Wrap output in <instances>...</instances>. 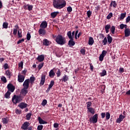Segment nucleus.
<instances>
[{
    "mask_svg": "<svg viewBox=\"0 0 130 130\" xmlns=\"http://www.w3.org/2000/svg\"><path fill=\"white\" fill-rule=\"evenodd\" d=\"M53 6L55 9L60 10L67 6V2L65 0H53Z\"/></svg>",
    "mask_w": 130,
    "mask_h": 130,
    "instance_id": "f257e3e1",
    "label": "nucleus"
},
{
    "mask_svg": "<svg viewBox=\"0 0 130 130\" xmlns=\"http://www.w3.org/2000/svg\"><path fill=\"white\" fill-rule=\"evenodd\" d=\"M55 40L56 43L59 44V45H64V44L67 43L66 38L61 35H58Z\"/></svg>",
    "mask_w": 130,
    "mask_h": 130,
    "instance_id": "f03ea898",
    "label": "nucleus"
},
{
    "mask_svg": "<svg viewBox=\"0 0 130 130\" xmlns=\"http://www.w3.org/2000/svg\"><path fill=\"white\" fill-rule=\"evenodd\" d=\"M67 36L69 38L70 40L68 42V45L69 47H72V46H74L75 44H76V42L74 41V38H73V37H72V31H69L67 32Z\"/></svg>",
    "mask_w": 130,
    "mask_h": 130,
    "instance_id": "7ed1b4c3",
    "label": "nucleus"
},
{
    "mask_svg": "<svg viewBox=\"0 0 130 130\" xmlns=\"http://www.w3.org/2000/svg\"><path fill=\"white\" fill-rule=\"evenodd\" d=\"M98 114H94L92 117H91L89 118V122L91 123H97V122L98 121Z\"/></svg>",
    "mask_w": 130,
    "mask_h": 130,
    "instance_id": "20e7f679",
    "label": "nucleus"
},
{
    "mask_svg": "<svg viewBox=\"0 0 130 130\" xmlns=\"http://www.w3.org/2000/svg\"><path fill=\"white\" fill-rule=\"evenodd\" d=\"M7 89H8V91H9V92L13 93L14 91H15V86L12 84V83H9L7 85Z\"/></svg>",
    "mask_w": 130,
    "mask_h": 130,
    "instance_id": "39448f33",
    "label": "nucleus"
},
{
    "mask_svg": "<svg viewBox=\"0 0 130 130\" xmlns=\"http://www.w3.org/2000/svg\"><path fill=\"white\" fill-rule=\"evenodd\" d=\"M30 84V80L28 79L24 81L23 84V88L28 89L29 88V85Z\"/></svg>",
    "mask_w": 130,
    "mask_h": 130,
    "instance_id": "423d86ee",
    "label": "nucleus"
},
{
    "mask_svg": "<svg viewBox=\"0 0 130 130\" xmlns=\"http://www.w3.org/2000/svg\"><path fill=\"white\" fill-rule=\"evenodd\" d=\"M29 125H30V123H29V122H27V121L24 122L21 126V128H22V129H24V130H27L28 129V127H29Z\"/></svg>",
    "mask_w": 130,
    "mask_h": 130,
    "instance_id": "0eeeda50",
    "label": "nucleus"
},
{
    "mask_svg": "<svg viewBox=\"0 0 130 130\" xmlns=\"http://www.w3.org/2000/svg\"><path fill=\"white\" fill-rule=\"evenodd\" d=\"M69 80H70V79L69 78V76L64 75L61 79H59V81L60 82H62V83H67V82H68Z\"/></svg>",
    "mask_w": 130,
    "mask_h": 130,
    "instance_id": "6e6552de",
    "label": "nucleus"
},
{
    "mask_svg": "<svg viewBox=\"0 0 130 130\" xmlns=\"http://www.w3.org/2000/svg\"><path fill=\"white\" fill-rule=\"evenodd\" d=\"M25 76L24 75H22L21 74H19L18 75V81L19 83H23L25 80Z\"/></svg>",
    "mask_w": 130,
    "mask_h": 130,
    "instance_id": "1a4fd4ad",
    "label": "nucleus"
},
{
    "mask_svg": "<svg viewBox=\"0 0 130 130\" xmlns=\"http://www.w3.org/2000/svg\"><path fill=\"white\" fill-rule=\"evenodd\" d=\"M124 118H125V116L122 115V114L120 115L119 118L116 119V123H120V122H121V121H122Z\"/></svg>",
    "mask_w": 130,
    "mask_h": 130,
    "instance_id": "9d476101",
    "label": "nucleus"
},
{
    "mask_svg": "<svg viewBox=\"0 0 130 130\" xmlns=\"http://www.w3.org/2000/svg\"><path fill=\"white\" fill-rule=\"evenodd\" d=\"M28 88H23L21 89V91L20 92V94L22 95L23 97H25L27 94H28V90H27Z\"/></svg>",
    "mask_w": 130,
    "mask_h": 130,
    "instance_id": "9b49d317",
    "label": "nucleus"
},
{
    "mask_svg": "<svg viewBox=\"0 0 130 130\" xmlns=\"http://www.w3.org/2000/svg\"><path fill=\"white\" fill-rule=\"evenodd\" d=\"M54 85V81L52 80L50 82V84L49 85V86H48L47 89L46 90V92L47 93H48V92H49V91H50V89H51V88H52V87H53Z\"/></svg>",
    "mask_w": 130,
    "mask_h": 130,
    "instance_id": "f8f14e48",
    "label": "nucleus"
},
{
    "mask_svg": "<svg viewBox=\"0 0 130 130\" xmlns=\"http://www.w3.org/2000/svg\"><path fill=\"white\" fill-rule=\"evenodd\" d=\"M45 78H46V76L42 74L41 76V80L40 83V86H43L44 85V83H45Z\"/></svg>",
    "mask_w": 130,
    "mask_h": 130,
    "instance_id": "ddd939ff",
    "label": "nucleus"
},
{
    "mask_svg": "<svg viewBox=\"0 0 130 130\" xmlns=\"http://www.w3.org/2000/svg\"><path fill=\"white\" fill-rule=\"evenodd\" d=\"M39 35H41L42 36H44L45 34H46V30H45V28H40L39 30Z\"/></svg>",
    "mask_w": 130,
    "mask_h": 130,
    "instance_id": "4468645a",
    "label": "nucleus"
},
{
    "mask_svg": "<svg viewBox=\"0 0 130 130\" xmlns=\"http://www.w3.org/2000/svg\"><path fill=\"white\" fill-rule=\"evenodd\" d=\"M27 106L28 105L26 103L22 102L18 105V107H19V108H21V109H24V108H26Z\"/></svg>",
    "mask_w": 130,
    "mask_h": 130,
    "instance_id": "2eb2a0df",
    "label": "nucleus"
},
{
    "mask_svg": "<svg viewBox=\"0 0 130 130\" xmlns=\"http://www.w3.org/2000/svg\"><path fill=\"white\" fill-rule=\"evenodd\" d=\"M44 55H40L38 56L36 59L38 60V61H39L40 62H42V61L44 60Z\"/></svg>",
    "mask_w": 130,
    "mask_h": 130,
    "instance_id": "dca6fc26",
    "label": "nucleus"
},
{
    "mask_svg": "<svg viewBox=\"0 0 130 130\" xmlns=\"http://www.w3.org/2000/svg\"><path fill=\"white\" fill-rule=\"evenodd\" d=\"M40 27L43 29H45L47 27V22L46 21H43L40 24Z\"/></svg>",
    "mask_w": 130,
    "mask_h": 130,
    "instance_id": "f3484780",
    "label": "nucleus"
},
{
    "mask_svg": "<svg viewBox=\"0 0 130 130\" xmlns=\"http://www.w3.org/2000/svg\"><path fill=\"white\" fill-rule=\"evenodd\" d=\"M12 102L14 103V104H17V103H19V102L18 101V99L17 98V95H14L12 98Z\"/></svg>",
    "mask_w": 130,
    "mask_h": 130,
    "instance_id": "a211bd4d",
    "label": "nucleus"
},
{
    "mask_svg": "<svg viewBox=\"0 0 130 130\" xmlns=\"http://www.w3.org/2000/svg\"><path fill=\"white\" fill-rule=\"evenodd\" d=\"M125 37H128L130 36V29L126 28L124 30Z\"/></svg>",
    "mask_w": 130,
    "mask_h": 130,
    "instance_id": "6ab92c4d",
    "label": "nucleus"
},
{
    "mask_svg": "<svg viewBox=\"0 0 130 130\" xmlns=\"http://www.w3.org/2000/svg\"><path fill=\"white\" fill-rule=\"evenodd\" d=\"M38 121H39L40 124H46L47 123V122L44 121L40 117H38Z\"/></svg>",
    "mask_w": 130,
    "mask_h": 130,
    "instance_id": "aec40b11",
    "label": "nucleus"
},
{
    "mask_svg": "<svg viewBox=\"0 0 130 130\" xmlns=\"http://www.w3.org/2000/svg\"><path fill=\"white\" fill-rule=\"evenodd\" d=\"M43 45H45V46H49L50 45V44L49 43V41L48 40L45 39L43 41Z\"/></svg>",
    "mask_w": 130,
    "mask_h": 130,
    "instance_id": "412c9836",
    "label": "nucleus"
},
{
    "mask_svg": "<svg viewBox=\"0 0 130 130\" xmlns=\"http://www.w3.org/2000/svg\"><path fill=\"white\" fill-rule=\"evenodd\" d=\"M49 76L50 78H54V76H55V73H54V71H53V69L50 70L49 73Z\"/></svg>",
    "mask_w": 130,
    "mask_h": 130,
    "instance_id": "4be33fe9",
    "label": "nucleus"
},
{
    "mask_svg": "<svg viewBox=\"0 0 130 130\" xmlns=\"http://www.w3.org/2000/svg\"><path fill=\"white\" fill-rule=\"evenodd\" d=\"M5 75L8 77L9 79H11V77H12V72L10 70H8L6 71Z\"/></svg>",
    "mask_w": 130,
    "mask_h": 130,
    "instance_id": "5701e85b",
    "label": "nucleus"
},
{
    "mask_svg": "<svg viewBox=\"0 0 130 130\" xmlns=\"http://www.w3.org/2000/svg\"><path fill=\"white\" fill-rule=\"evenodd\" d=\"M16 97L17 98L18 103H20V102L23 101V99H24V96L22 95H16Z\"/></svg>",
    "mask_w": 130,
    "mask_h": 130,
    "instance_id": "b1692460",
    "label": "nucleus"
},
{
    "mask_svg": "<svg viewBox=\"0 0 130 130\" xmlns=\"http://www.w3.org/2000/svg\"><path fill=\"white\" fill-rule=\"evenodd\" d=\"M89 45H93L94 44V39L92 37H90L88 40Z\"/></svg>",
    "mask_w": 130,
    "mask_h": 130,
    "instance_id": "393cba45",
    "label": "nucleus"
},
{
    "mask_svg": "<svg viewBox=\"0 0 130 130\" xmlns=\"http://www.w3.org/2000/svg\"><path fill=\"white\" fill-rule=\"evenodd\" d=\"M107 39L109 44H111L112 43V37L110 36V35L109 34L107 35Z\"/></svg>",
    "mask_w": 130,
    "mask_h": 130,
    "instance_id": "a878e982",
    "label": "nucleus"
},
{
    "mask_svg": "<svg viewBox=\"0 0 130 130\" xmlns=\"http://www.w3.org/2000/svg\"><path fill=\"white\" fill-rule=\"evenodd\" d=\"M87 111L90 112L91 114H95V110L93 108H89L87 109Z\"/></svg>",
    "mask_w": 130,
    "mask_h": 130,
    "instance_id": "bb28decb",
    "label": "nucleus"
},
{
    "mask_svg": "<svg viewBox=\"0 0 130 130\" xmlns=\"http://www.w3.org/2000/svg\"><path fill=\"white\" fill-rule=\"evenodd\" d=\"M111 26H110V24H107L105 26V29L106 33H108L109 32V29L111 28Z\"/></svg>",
    "mask_w": 130,
    "mask_h": 130,
    "instance_id": "cd10ccee",
    "label": "nucleus"
},
{
    "mask_svg": "<svg viewBox=\"0 0 130 130\" xmlns=\"http://www.w3.org/2000/svg\"><path fill=\"white\" fill-rule=\"evenodd\" d=\"M2 121L3 123H4V124H7L8 122H9V120L8 119V117L2 118Z\"/></svg>",
    "mask_w": 130,
    "mask_h": 130,
    "instance_id": "c85d7f7f",
    "label": "nucleus"
},
{
    "mask_svg": "<svg viewBox=\"0 0 130 130\" xmlns=\"http://www.w3.org/2000/svg\"><path fill=\"white\" fill-rule=\"evenodd\" d=\"M31 116H32V113H28L26 116V120H30V119H31Z\"/></svg>",
    "mask_w": 130,
    "mask_h": 130,
    "instance_id": "c756f323",
    "label": "nucleus"
},
{
    "mask_svg": "<svg viewBox=\"0 0 130 130\" xmlns=\"http://www.w3.org/2000/svg\"><path fill=\"white\" fill-rule=\"evenodd\" d=\"M10 95H11V92L9 91H7V92L5 94V98L9 99V98H10Z\"/></svg>",
    "mask_w": 130,
    "mask_h": 130,
    "instance_id": "7c9ffc66",
    "label": "nucleus"
},
{
    "mask_svg": "<svg viewBox=\"0 0 130 130\" xmlns=\"http://www.w3.org/2000/svg\"><path fill=\"white\" fill-rule=\"evenodd\" d=\"M106 75H107V73L105 70H103L102 72L100 73L101 77H104V76H106Z\"/></svg>",
    "mask_w": 130,
    "mask_h": 130,
    "instance_id": "2f4dec72",
    "label": "nucleus"
},
{
    "mask_svg": "<svg viewBox=\"0 0 130 130\" xmlns=\"http://www.w3.org/2000/svg\"><path fill=\"white\" fill-rule=\"evenodd\" d=\"M58 14H59V12H54L51 13V17H56V16H57V15H58Z\"/></svg>",
    "mask_w": 130,
    "mask_h": 130,
    "instance_id": "473e14b6",
    "label": "nucleus"
},
{
    "mask_svg": "<svg viewBox=\"0 0 130 130\" xmlns=\"http://www.w3.org/2000/svg\"><path fill=\"white\" fill-rule=\"evenodd\" d=\"M44 66V62H42V63H40L38 67L39 71H40L43 66Z\"/></svg>",
    "mask_w": 130,
    "mask_h": 130,
    "instance_id": "72a5a7b5",
    "label": "nucleus"
},
{
    "mask_svg": "<svg viewBox=\"0 0 130 130\" xmlns=\"http://www.w3.org/2000/svg\"><path fill=\"white\" fill-rule=\"evenodd\" d=\"M110 118V113L106 112V119L108 120Z\"/></svg>",
    "mask_w": 130,
    "mask_h": 130,
    "instance_id": "f704fd0d",
    "label": "nucleus"
},
{
    "mask_svg": "<svg viewBox=\"0 0 130 130\" xmlns=\"http://www.w3.org/2000/svg\"><path fill=\"white\" fill-rule=\"evenodd\" d=\"M8 26H9V23H8V22L3 23V27L4 29H8Z\"/></svg>",
    "mask_w": 130,
    "mask_h": 130,
    "instance_id": "c9c22d12",
    "label": "nucleus"
},
{
    "mask_svg": "<svg viewBox=\"0 0 130 130\" xmlns=\"http://www.w3.org/2000/svg\"><path fill=\"white\" fill-rule=\"evenodd\" d=\"M1 81L2 82H3V83H7V78L5 76H2L1 77Z\"/></svg>",
    "mask_w": 130,
    "mask_h": 130,
    "instance_id": "e433bc0d",
    "label": "nucleus"
},
{
    "mask_svg": "<svg viewBox=\"0 0 130 130\" xmlns=\"http://www.w3.org/2000/svg\"><path fill=\"white\" fill-rule=\"evenodd\" d=\"M111 32L112 33V34H114V33L115 32V26H112L111 28Z\"/></svg>",
    "mask_w": 130,
    "mask_h": 130,
    "instance_id": "4c0bfd02",
    "label": "nucleus"
},
{
    "mask_svg": "<svg viewBox=\"0 0 130 130\" xmlns=\"http://www.w3.org/2000/svg\"><path fill=\"white\" fill-rule=\"evenodd\" d=\"M17 35H18L19 38H21V37H22V30L21 29L18 30Z\"/></svg>",
    "mask_w": 130,
    "mask_h": 130,
    "instance_id": "58836bf2",
    "label": "nucleus"
},
{
    "mask_svg": "<svg viewBox=\"0 0 130 130\" xmlns=\"http://www.w3.org/2000/svg\"><path fill=\"white\" fill-rule=\"evenodd\" d=\"M80 52H81V54H82L83 55H85V54H86V49H85L84 48L81 49Z\"/></svg>",
    "mask_w": 130,
    "mask_h": 130,
    "instance_id": "ea45409f",
    "label": "nucleus"
},
{
    "mask_svg": "<svg viewBox=\"0 0 130 130\" xmlns=\"http://www.w3.org/2000/svg\"><path fill=\"white\" fill-rule=\"evenodd\" d=\"M47 104V100H44L41 104V105H42V106H45V105H46Z\"/></svg>",
    "mask_w": 130,
    "mask_h": 130,
    "instance_id": "a19ab883",
    "label": "nucleus"
},
{
    "mask_svg": "<svg viewBox=\"0 0 130 130\" xmlns=\"http://www.w3.org/2000/svg\"><path fill=\"white\" fill-rule=\"evenodd\" d=\"M86 104H87V109H88V108H90L91 107H90L92 106V103L91 102H87Z\"/></svg>",
    "mask_w": 130,
    "mask_h": 130,
    "instance_id": "79ce46f5",
    "label": "nucleus"
},
{
    "mask_svg": "<svg viewBox=\"0 0 130 130\" xmlns=\"http://www.w3.org/2000/svg\"><path fill=\"white\" fill-rule=\"evenodd\" d=\"M102 42L103 43H104L103 45H106V44H107V38L106 37H105Z\"/></svg>",
    "mask_w": 130,
    "mask_h": 130,
    "instance_id": "37998d69",
    "label": "nucleus"
},
{
    "mask_svg": "<svg viewBox=\"0 0 130 130\" xmlns=\"http://www.w3.org/2000/svg\"><path fill=\"white\" fill-rule=\"evenodd\" d=\"M56 75H57V78H59V77H60L61 73H60V70L59 69H58L56 72Z\"/></svg>",
    "mask_w": 130,
    "mask_h": 130,
    "instance_id": "c03bdc74",
    "label": "nucleus"
},
{
    "mask_svg": "<svg viewBox=\"0 0 130 130\" xmlns=\"http://www.w3.org/2000/svg\"><path fill=\"white\" fill-rule=\"evenodd\" d=\"M36 79L34 77H30V81L31 84H33L34 83V81H35Z\"/></svg>",
    "mask_w": 130,
    "mask_h": 130,
    "instance_id": "a18cd8bd",
    "label": "nucleus"
},
{
    "mask_svg": "<svg viewBox=\"0 0 130 130\" xmlns=\"http://www.w3.org/2000/svg\"><path fill=\"white\" fill-rule=\"evenodd\" d=\"M105 56H104V55H100V57H99V60L100 61H103V59H104V57H105Z\"/></svg>",
    "mask_w": 130,
    "mask_h": 130,
    "instance_id": "49530a36",
    "label": "nucleus"
},
{
    "mask_svg": "<svg viewBox=\"0 0 130 130\" xmlns=\"http://www.w3.org/2000/svg\"><path fill=\"white\" fill-rule=\"evenodd\" d=\"M26 39L27 40L29 41L31 39V35L30 33H27L26 35Z\"/></svg>",
    "mask_w": 130,
    "mask_h": 130,
    "instance_id": "de8ad7c7",
    "label": "nucleus"
},
{
    "mask_svg": "<svg viewBox=\"0 0 130 130\" xmlns=\"http://www.w3.org/2000/svg\"><path fill=\"white\" fill-rule=\"evenodd\" d=\"M24 64V62L23 61H21L20 63L18 64L19 68H21V69H23V66Z\"/></svg>",
    "mask_w": 130,
    "mask_h": 130,
    "instance_id": "09e8293b",
    "label": "nucleus"
},
{
    "mask_svg": "<svg viewBox=\"0 0 130 130\" xmlns=\"http://www.w3.org/2000/svg\"><path fill=\"white\" fill-rule=\"evenodd\" d=\"M3 68H4L5 70H8V69L9 68V64L8 63H5L4 66H3Z\"/></svg>",
    "mask_w": 130,
    "mask_h": 130,
    "instance_id": "8fccbe9b",
    "label": "nucleus"
},
{
    "mask_svg": "<svg viewBox=\"0 0 130 130\" xmlns=\"http://www.w3.org/2000/svg\"><path fill=\"white\" fill-rule=\"evenodd\" d=\"M27 70L25 69L24 70L21 71L22 75H24L23 76H26V74L27 73Z\"/></svg>",
    "mask_w": 130,
    "mask_h": 130,
    "instance_id": "3c124183",
    "label": "nucleus"
},
{
    "mask_svg": "<svg viewBox=\"0 0 130 130\" xmlns=\"http://www.w3.org/2000/svg\"><path fill=\"white\" fill-rule=\"evenodd\" d=\"M33 9V6L32 5H29L28 6V7H27V10L28 11H32Z\"/></svg>",
    "mask_w": 130,
    "mask_h": 130,
    "instance_id": "603ef678",
    "label": "nucleus"
},
{
    "mask_svg": "<svg viewBox=\"0 0 130 130\" xmlns=\"http://www.w3.org/2000/svg\"><path fill=\"white\" fill-rule=\"evenodd\" d=\"M43 129V125H39L38 126L37 129L38 130H42Z\"/></svg>",
    "mask_w": 130,
    "mask_h": 130,
    "instance_id": "864d4df0",
    "label": "nucleus"
},
{
    "mask_svg": "<svg viewBox=\"0 0 130 130\" xmlns=\"http://www.w3.org/2000/svg\"><path fill=\"white\" fill-rule=\"evenodd\" d=\"M107 54V51H106L105 50H103L101 55H104V56H105V55H106Z\"/></svg>",
    "mask_w": 130,
    "mask_h": 130,
    "instance_id": "5fc2aeb1",
    "label": "nucleus"
},
{
    "mask_svg": "<svg viewBox=\"0 0 130 130\" xmlns=\"http://www.w3.org/2000/svg\"><path fill=\"white\" fill-rule=\"evenodd\" d=\"M67 11L68 12H69L70 13H71V12L73 11V8H72L71 7H68L67 8Z\"/></svg>",
    "mask_w": 130,
    "mask_h": 130,
    "instance_id": "6e6d98bb",
    "label": "nucleus"
},
{
    "mask_svg": "<svg viewBox=\"0 0 130 130\" xmlns=\"http://www.w3.org/2000/svg\"><path fill=\"white\" fill-rule=\"evenodd\" d=\"M25 41V40L24 39H22L21 40H19L17 42V44H20V43H22V42H24Z\"/></svg>",
    "mask_w": 130,
    "mask_h": 130,
    "instance_id": "4d7b16f0",
    "label": "nucleus"
},
{
    "mask_svg": "<svg viewBox=\"0 0 130 130\" xmlns=\"http://www.w3.org/2000/svg\"><path fill=\"white\" fill-rule=\"evenodd\" d=\"M15 112L16 114H21V111L19 109H16Z\"/></svg>",
    "mask_w": 130,
    "mask_h": 130,
    "instance_id": "13d9d810",
    "label": "nucleus"
},
{
    "mask_svg": "<svg viewBox=\"0 0 130 130\" xmlns=\"http://www.w3.org/2000/svg\"><path fill=\"white\" fill-rule=\"evenodd\" d=\"M17 32H18V30L17 29L14 28V29H13V35H17Z\"/></svg>",
    "mask_w": 130,
    "mask_h": 130,
    "instance_id": "bf43d9fd",
    "label": "nucleus"
},
{
    "mask_svg": "<svg viewBox=\"0 0 130 130\" xmlns=\"http://www.w3.org/2000/svg\"><path fill=\"white\" fill-rule=\"evenodd\" d=\"M99 37H100V39H103L104 38V35H103L102 34H100Z\"/></svg>",
    "mask_w": 130,
    "mask_h": 130,
    "instance_id": "052dcab7",
    "label": "nucleus"
},
{
    "mask_svg": "<svg viewBox=\"0 0 130 130\" xmlns=\"http://www.w3.org/2000/svg\"><path fill=\"white\" fill-rule=\"evenodd\" d=\"M59 124H58V123H54V127H55L56 128H57L58 127Z\"/></svg>",
    "mask_w": 130,
    "mask_h": 130,
    "instance_id": "680f3d73",
    "label": "nucleus"
},
{
    "mask_svg": "<svg viewBox=\"0 0 130 130\" xmlns=\"http://www.w3.org/2000/svg\"><path fill=\"white\" fill-rule=\"evenodd\" d=\"M119 73H124V70L123 69V68H120L119 70Z\"/></svg>",
    "mask_w": 130,
    "mask_h": 130,
    "instance_id": "e2e57ef3",
    "label": "nucleus"
},
{
    "mask_svg": "<svg viewBox=\"0 0 130 130\" xmlns=\"http://www.w3.org/2000/svg\"><path fill=\"white\" fill-rule=\"evenodd\" d=\"M101 114L102 118H104L106 116V113H102Z\"/></svg>",
    "mask_w": 130,
    "mask_h": 130,
    "instance_id": "0e129e2a",
    "label": "nucleus"
},
{
    "mask_svg": "<svg viewBox=\"0 0 130 130\" xmlns=\"http://www.w3.org/2000/svg\"><path fill=\"white\" fill-rule=\"evenodd\" d=\"M120 29H121V30H122V29H123V28H124V24H121L120 25Z\"/></svg>",
    "mask_w": 130,
    "mask_h": 130,
    "instance_id": "69168bd1",
    "label": "nucleus"
},
{
    "mask_svg": "<svg viewBox=\"0 0 130 130\" xmlns=\"http://www.w3.org/2000/svg\"><path fill=\"white\" fill-rule=\"evenodd\" d=\"M87 16L90 17L91 16L92 13L91 12V11H88L87 12Z\"/></svg>",
    "mask_w": 130,
    "mask_h": 130,
    "instance_id": "338daca9",
    "label": "nucleus"
},
{
    "mask_svg": "<svg viewBox=\"0 0 130 130\" xmlns=\"http://www.w3.org/2000/svg\"><path fill=\"white\" fill-rule=\"evenodd\" d=\"M130 21V17H127L126 19V23H128Z\"/></svg>",
    "mask_w": 130,
    "mask_h": 130,
    "instance_id": "774afa93",
    "label": "nucleus"
}]
</instances>
